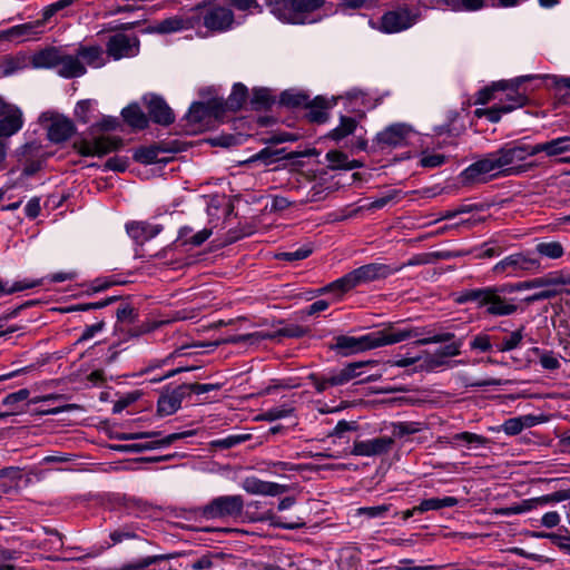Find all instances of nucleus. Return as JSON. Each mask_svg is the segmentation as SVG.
Returning <instances> with one entry per match:
<instances>
[{
  "mask_svg": "<svg viewBox=\"0 0 570 570\" xmlns=\"http://www.w3.org/2000/svg\"><path fill=\"white\" fill-rule=\"evenodd\" d=\"M183 386H185V392L186 394L188 393H196V394H202V393H207V392H210V391H217V390H220L222 387V384L220 383H215V384H200V383H184Z\"/></svg>",
  "mask_w": 570,
  "mask_h": 570,
  "instance_id": "56",
  "label": "nucleus"
},
{
  "mask_svg": "<svg viewBox=\"0 0 570 570\" xmlns=\"http://www.w3.org/2000/svg\"><path fill=\"white\" fill-rule=\"evenodd\" d=\"M462 181L465 185L484 184L498 177H502L493 153L487 154L483 158L474 161L462 174Z\"/></svg>",
  "mask_w": 570,
  "mask_h": 570,
  "instance_id": "7",
  "label": "nucleus"
},
{
  "mask_svg": "<svg viewBox=\"0 0 570 570\" xmlns=\"http://www.w3.org/2000/svg\"><path fill=\"white\" fill-rule=\"evenodd\" d=\"M244 499L242 495H222L213 499L202 508V517L210 519L238 518L244 511Z\"/></svg>",
  "mask_w": 570,
  "mask_h": 570,
  "instance_id": "6",
  "label": "nucleus"
},
{
  "mask_svg": "<svg viewBox=\"0 0 570 570\" xmlns=\"http://www.w3.org/2000/svg\"><path fill=\"white\" fill-rule=\"evenodd\" d=\"M40 153V146L36 144H26L21 147L20 161H24L23 175L32 176L41 169L42 160L36 158Z\"/></svg>",
  "mask_w": 570,
  "mask_h": 570,
  "instance_id": "26",
  "label": "nucleus"
},
{
  "mask_svg": "<svg viewBox=\"0 0 570 570\" xmlns=\"http://www.w3.org/2000/svg\"><path fill=\"white\" fill-rule=\"evenodd\" d=\"M454 338H455L454 333L445 332V333H441V334H435L433 336L420 338V340H417L415 342V344L416 345H426V344H431V343L450 342L448 345L441 347L440 350H438L435 352L436 356H440L441 358H444V357H451V356L460 355V353H461L460 348H461V345H462V340L453 341Z\"/></svg>",
  "mask_w": 570,
  "mask_h": 570,
  "instance_id": "17",
  "label": "nucleus"
},
{
  "mask_svg": "<svg viewBox=\"0 0 570 570\" xmlns=\"http://www.w3.org/2000/svg\"><path fill=\"white\" fill-rule=\"evenodd\" d=\"M394 439L380 436L366 441H355L351 454L360 456H375L386 454L391 451Z\"/></svg>",
  "mask_w": 570,
  "mask_h": 570,
  "instance_id": "15",
  "label": "nucleus"
},
{
  "mask_svg": "<svg viewBox=\"0 0 570 570\" xmlns=\"http://www.w3.org/2000/svg\"><path fill=\"white\" fill-rule=\"evenodd\" d=\"M419 431L417 428H415L414 423H405L401 422L393 425L392 436L391 438H403L405 435L414 434Z\"/></svg>",
  "mask_w": 570,
  "mask_h": 570,
  "instance_id": "59",
  "label": "nucleus"
},
{
  "mask_svg": "<svg viewBox=\"0 0 570 570\" xmlns=\"http://www.w3.org/2000/svg\"><path fill=\"white\" fill-rule=\"evenodd\" d=\"M249 438H250L249 434L229 435L225 439L216 440L212 444L214 446H218L220 449H230V448L248 440Z\"/></svg>",
  "mask_w": 570,
  "mask_h": 570,
  "instance_id": "53",
  "label": "nucleus"
},
{
  "mask_svg": "<svg viewBox=\"0 0 570 570\" xmlns=\"http://www.w3.org/2000/svg\"><path fill=\"white\" fill-rule=\"evenodd\" d=\"M528 77H520L511 81H499L494 82L491 87H485L478 92L475 104L485 105L493 99L494 91L498 90H511L513 92L518 89L519 85L527 80Z\"/></svg>",
  "mask_w": 570,
  "mask_h": 570,
  "instance_id": "29",
  "label": "nucleus"
},
{
  "mask_svg": "<svg viewBox=\"0 0 570 570\" xmlns=\"http://www.w3.org/2000/svg\"><path fill=\"white\" fill-rule=\"evenodd\" d=\"M540 267V263L538 259L530 257L523 253H515L507 256L499 263H497L492 272L495 275L507 274L512 275L518 272H528L538 269Z\"/></svg>",
  "mask_w": 570,
  "mask_h": 570,
  "instance_id": "12",
  "label": "nucleus"
},
{
  "mask_svg": "<svg viewBox=\"0 0 570 570\" xmlns=\"http://www.w3.org/2000/svg\"><path fill=\"white\" fill-rule=\"evenodd\" d=\"M518 292L532 288L557 287L570 284V279L561 274H548L529 281L514 283Z\"/></svg>",
  "mask_w": 570,
  "mask_h": 570,
  "instance_id": "21",
  "label": "nucleus"
},
{
  "mask_svg": "<svg viewBox=\"0 0 570 570\" xmlns=\"http://www.w3.org/2000/svg\"><path fill=\"white\" fill-rule=\"evenodd\" d=\"M523 338L522 328L517 330L510 334L509 337L503 338L502 343L498 345V351L508 352L517 348Z\"/></svg>",
  "mask_w": 570,
  "mask_h": 570,
  "instance_id": "47",
  "label": "nucleus"
},
{
  "mask_svg": "<svg viewBox=\"0 0 570 570\" xmlns=\"http://www.w3.org/2000/svg\"><path fill=\"white\" fill-rule=\"evenodd\" d=\"M109 537L114 543H120L124 540L138 538L137 533L128 525L112 531Z\"/></svg>",
  "mask_w": 570,
  "mask_h": 570,
  "instance_id": "58",
  "label": "nucleus"
},
{
  "mask_svg": "<svg viewBox=\"0 0 570 570\" xmlns=\"http://www.w3.org/2000/svg\"><path fill=\"white\" fill-rule=\"evenodd\" d=\"M399 271H401V267H392L382 263H371L347 273L336 281V285L341 286V293H345L361 284L386 278Z\"/></svg>",
  "mask_w": 570,
  "mask_h": 570,
  "instance_id": "5",
  "label": "nucleus"
},
{
  "mask_svg": "<svg viewBox=\"0 0 570 570\" xmlns=\"http://www.w3.org/2000/svg\"><path fill=\"white\" fill-rule=\"evenodd\" d=\"M390 504L363 507L357 510V513L360 515H366L367 518H383L390 511Z\"/></svg>",
  "mask_w": 570,
  "mask_h": 570,
  "instance_id": "54",
  "label": "nucleus"
},
{
  "mask_svg": "<svg viewBox=\"0 0 570 570\" xmlns=\"http://www.w3.org/2000/svg\"><path fill=\"white\" fill-rule=\"evenodd\" d=\"M59 76L63 78H78L86 73V67L78 56L61 53V61L57 67Z\"/></svg>",
  "mask_w": 570,
  "mask_h": 570,
  "instance_id": "30",
  "label": "nucleus"
},
{
  "mask_svg": "<svg viewBox=\"0 0 570 570\" xmlns=\"http://www.w3.org/2000/svg\"><path fill=\"white\" fill-rule=\"evenodd\" d=\"M452 443L458 442H464L466 444H478V445H485L488 444L489 440L485 436L471 433V432H461L456 433L452 436Z\"/></svg>",
  "mask_w": 570,
  "mask_h": 570,
  "instance_id": "45",
  "label": "nucleus"
},
{
  "mask_svg": "<svg viewBox=\"0 0 570 570\" xmlns=\"http://www.w3.org/2000/svg\"><path fill=\"white\" fill-rule=\"evenodd\" d=\"M335 105V101L317 96L313 100H307L305 108L307 112L306 119L313 124H324L328 120V110Z\"/></svg>",
  "mask_w": 570,
  "mask_h": 570,
  "instance_id": "19",
  "label": "nucleus"
},
{
  "mask_svg": "<svg viewBox=\"0 0 570 570\" xmlns=\"http://www.w3.org/2000/svg\"><path fill=\"white\" fill-rule=\"evenodd\" d=\"M124 146L120 137L100 136L94 140H82L75 144V148L82 156L102 157L111 151L118 150Z\"/></svg>",
  "mask_w": 570,
  "mask_h": 570,
  "instance_id": "11",
  "label": "nucleus"
},
{
  "mask_svg": "<svg viewBox=\"0 0 570 570\" xmlns=\"http://www.w3.org/2000/svg\"><path fill=\"white\" fill-rule=\"evenodd\" d=\"M78 58H82L91 67H101L104 65L102 49L98 46L80 47L77 52Z\"/></svg>",
  "mask_w": 570,
  "mask_h": 570,
  "instance_id": "39",
  "label": "nucleus"
},
{
  "mask_svg": "<svg viewBox=\"0 0 570 570\" xmlns=\"http://www.w3.org/2000/svg\"><path fill=\"white\" fill-rule=\"evenodd\" d=\"M500 168L502 177L519 175L524 173L529 166L520 165L530 156L535 155L534 145L525 144L522 140L504 144L501 148L492 151Z\"/></svg>",
  "mask_w": 570,
  "mask_h": 570,
  "instance_id": "4",
  "label": "nucleus"
},
{
  "mask_svg": "<svg viewBox=\"0 0 570 570\" xmlns=\"http://www.w3.org/2000/svg\"><path fill=\"white\" fill-rule=\"evenodd\" d=\"M528 104V96L514 90L513 92L507 94L505 99L501 100L500 104L485 109H476L474 114L479 118L485 117L491 122H498L503 114L511 112Z\"/></svg>",
  "mask_w": 570,
  "mask_h": 570,
  "instance_id": "8",
  "label": "nucleus"
},
{
  "mask_svg": "<svg viewBox=\"0 0 570 570\" xmlns=\"http://www.w3.org/2000/svg\"><path fill=\"white\" fill-rule=\"evenodd\" d=\"M274 102L272 95L266 88H257L253 90L252 98L249 100L250 108L253 110L267 109Z\"/></svg>",
  "mask_w": 570,
  "mask_h": 570,
  "instance_id": "41",
  "label": "nucleus"
},
{
  "mask_svg": "<svg viewBox=\"0 0 570 570\" xmlns=\"http://www.w3.org/2000/svg\"><path fill=\"white\" fill-rule=\"evenodd\" d=\"M313 253V248L309 245H305L296 250L283 252L276 254L277 259L295 262L307 258Z\"/></svg>",
  "mask_w": 570,
  "mask_h": 570,
  "instance_id": "44",
  "label": "nucleus"
},
{
  "mask_svg": "<svg viewBox=\"0 0 570 570\" xmlns=\"http://www.w3.org/2000/svg\"><path fill=\"white\" fill-rule=\"evenodd\" d=\"M326 159L330 163V168L335 169H345L347 164V156L340 150H331L326 154Z\"/></svg>",
  "mask_w": 570,
  "mask_h": 570,
  "instance_id": "51",
  "label": "nucleus"
},
{
  "mask_svg": "<svg viewBox=\"0 0 570 570\" xmlns=\"http://www.w3.org/2000/svg\"><path fill=\"white\" fill-rule=\"evenodd\" d=\"M248 98V90L243 83H236L233 91L225 101V108L230 111H238L246 104Z\"/></svg>",
  "mask_w": 570,
  "mask_h": 570,
  "instance_id": "36",
  "label": "nucleus"
},
{
  "mask_svg": "<svg viewBox=\"0 0 570 570\" xmlns=\"http://www.w3.org/2000/svg\"><path fill=\"white\" fill-rule=\"evenodd\" d=\"M537 252L546 257L556 259L563 255V248L560 243H540L537 245Z\"/></svg>",
  "mask_w": 570,
  "mask_h": 570,
  "instance_id": "43",
  "label": "nucleus"
},
{
  "mask_svg": "<svg viewBox=\"0 0 570 570\" xmlns=\"http://www.w3.org/2000/svg\"><path fill=\"white\" fill-rule=\"evenodd\" d=\"M307 333V327H303L296 324H291L277 330V334H279V337H302Z\"/></svg>",
  "mask_w": 570,
  "mask_h": 570,
  "instance_id": "57",
  "label": "nucleus"
},
{
  "mask_svg": "<svg viewBox=\"0 0 570 570\" xmlns=\"http://www.w3.org/2000/svg\"><path fill=\"white\" fill-rule=\"evenodd\" d=\"M293 411H294V409L289 407V406H285V405L276 406V407H272V409L263 412L261 414V419L264 421L272 422V421L279 420V419L291 415Z\"/></svg>",
  "mask_w": 570,
  "mask_h": 570,
  "instance_id": "46",
  "label": "nucleus"
},
{
  "mask_svg": "<svg viewBox=\"0 0 570 570\" xmlns=\"http://www.w3.org/2000/svg\"><path fill=\"white\" fill-rule=\"evenodd\" d=\"M174 150L175 149L169 148L166 142H157L148 147L136 149L132 157L136 161L148 165L160 161L158 158L160 153H170Z\"/></svg>",
  "mask_w": 570,
  "mask_h": 570,
  "instance_id": "28",
  "label": "nucleus"
},
{
  "mask_svg": "<svg viewBox=\"0 0 570 570\" xmlns=\"http://www.w3.org/2000/svg\"><path fill=\"white\" fill-rule=\"evenodd\" d=\"M229 4L239 11L256 10L263 11V7L256 0H228Z\"/></svg>",
  "mask_w": 570,
  "mask_h": 570,
  "instance_id": "61",
  "label": "nucleus"
},
{
  "mask_svg": "<svg viewBox=\"0 0 570 570\" xmlns=\"http://www.w3.org/2000/svg\"><path fill=\"white\" fill-rule=\"evenodd\" d=\"M458 499L453 497H445L442 499L430 498L423 500L419 505L415 507L419 513H424L431 510H441L443 508H451L456 505Z\"/></svg>",
  "mask_w": 570,
  "mask_h": 570,
  "instance_id": "38",
  "label": "nucleus"
},
{
  "mask_svg": "<svg viewBox=\"0 0 570 570\" xmlns=\"http://www.w3.org/2000/svg\"><path fill=\"white\" fill-rule=\"evenodd\" d=\"M255 161H262L265 165H271L276 161L274 158V148L266 147L258 151L257 154L253 155L247 163H255Z\"/></svg>",
  "mask_w": 570,
  "mask_h": 570,
  "instance_id": "62",
  "label": "nucleus"
},
{
  "mask_svg": "<svg viewBox=\"0 0 570 570\" xmlns=\"http://www.w3.org/2000/svg\"><path fill=\"white\" fill-rule=\"evenodd\" d=\"M194 434H195L194 431H185V432H180V433H173V434H169V435H167V436H165L163 439L150 441V442H146V443L132 444L129 448L134 452H142V451L153 450V449H157V448L168 446V445L173 444L177 440H180V439H184V438H188V436H191Z\"/></svg>",
  "mask_w": 570,
  "mask_h": 570,
  "instance_id": "32",
  "label": "nucleus"
},
{
  "mask_svg": "<svg viewBox=\"0 0 570 570\" xmlns=\"http://www.w3.org/2000/svg\"><path fill=\"white\" fill-rule=\"evenodd\" d=\"M163 324H164V322H146V323H142L141 325H139V326H136V327L129 330L128 334L131 337H138V336H140L142 334H147V333H150V332L155 331L156 328H158Z\"/></svg>",
  "mask_w": 570,
  "mask_h": 570,
  "instance_id": "63",
  "label": "nucleus"
},
{
  "mask_svg": "<svg viewBox=\"0 0 570 570\" xmlns=\"http://www.w3.org/2000/svg\"><path fill=\"white\" fill-rule=\"evenodd\" d=\"M61 53L62 51L56 47H47L33 53L31 57V66L37 69L57 68L61 61Z\"/></svg>",
  "mask_w": 570,
  "mask_h": 570,
  "instance_id": "24",
  "label": "nucleus"
},
{
  "mask_svg": "<svg viewBox=\"0 0 570 570\" xmlns=\"http://www.w3.org/2000/svg\"><path fill=\"white\" fill-rule=\"evenodd\" d=\"M195 29L205 28L209 33H224L236 24L234 11L215 1H202L191 7Z\"/></svg>",
  "mask_w": 570,
  "mask_h": 570,
  "instance_id": "3",
  "label": "nucleus"
},
{
  "mask_svg": "<svg viewBox=\"0 0 570 570\" xmlns=\"http://www.w3.org/2000/svg\"><path fill=\"white\" fill-rule=\"evenodd\" d=\"M535 155L544 151L548 156H557L570 151V137H560L547 142L534 145Z\"/></svg>",
  "mask_w": 570,
  "mask_h": 570,
  "instance_id": "35",
  "label": "nucleus"
},
{
  "mask_svg": "<svg viewBox=\"0 0 570 570\" xmlns=\"http://www.w3.org/2000/svg\"><path fill=\"white\" fill-rule=\"evenodd\" d=\"M518 289L514 283L465 289L460 293L456 302H474L478 308L484 307L485 313L491 316H510L524 311L522 299L511 296Z\"/></svg>",
  "mask_w": 570,
  "mask_h": 570,
  "instance_id": "1",
  "label": "nucleus"
},
{
  "mask_svg": "<svg viewBox=\"0 0 570 570\" xmlns=\"http://www.w3.org/2000/svg\"><path fill=\"white\" fill-rule=\"evenodd\" d=\"M569 498L570 495L567 491H557L548 495L523 500L519 503V509L521 510V513H523L535 509L539 505L548 504L551 502H561Z\"/></svg>",
  "mask_w": 570,
  "mask_h": 570,
  "instance_id": "33",
  "label": "nucleus"
},
{
  "mask_svg": "<svg viewBox=\"0 0 570 570\" xmlns=\"http://www.w3.org/2000/svg\"><path fill=\"white\" fill-rule=\"evenodd\" d=\"M308 98L304 92L285 90L279 96V104L289 108L305 107Z\"/></svg>",
  "mask_w": 570,
  "mask_h": 570,
  "instance_id": "42",
  "label": "nucleus"
},
{
  "mask_svg": "<svg viewBox=\"0 0 570 570\" xmlns=\"http://www.w3.org/2000/svg\"><path fill=\"white\" fill-rule=\"evenodd\" d=\"M75 0H59L55 3L47 6L42 11L41 22L45 24L50 18H52L60 10L71 6Z\"/></svg>",
  "mask_w": 570,
  "mask_h": 570,
  "instance_id": "48",
  "label": "nucleus"
},
{
  "mask_svg": "<svg viewBox=\"0 0 570 570\" xmlns=\"http://www.w3.org/2000/svg\"><path fill=\"white\" fill-rule=\"evenodd\" d=\"M39 285V282H16L11 286L8 283L0 281V296L3 294H13L28 288H33Z\"/></svg>",
  "mask_w": 570,
  "mask_h": 570,
  "instance_id": "49",
  "label": "nucleus"
},
{
  "mask_svg": "<svg viewBox=\"0 0 570 570\" xmlns=\"http://www.w3.org/2000/svg\"><path fill=\"white\" fill-rule=\"evenodd\" d=\"M207 112V108L203 102H194L188 111L187 118L193 122H200Z\"/></svg>",
  "mask_w": 570,
  "mask_h": 570,
  "instance_id": "60",
  "label": "nucleus"
},
{
  "mask_svg": "<svg viewBox=\"0 0 570 570\" xmlns=\"http://www.w3.org/2000/svg\"><path fill=\"white\" fill-rule=\"evenodd\" d=\"M43 23L41 20H36L32 22H27L18 26H13L7 30L0 32L1 40H13L19 38H26L30 36L38 35V29L41 28Z\"/></svg>",
  "mask_w": 570,
  "mask_h": 570,
  "instance_id": "31",
  "label": "nucleus"
},
{
  "mask_svg": "<svg viewBox=\"0 0 570 570\" xmlns=\"http://www.w3.org/2000/svg\"><path fill=\"white\" fill-rule=\"evenodd\" d=\"M415 16L409 8H397L385 12L380 20V29L386 33H395L412 27Z\"/></svg>",
  "mask_w": 570,
  "mask_h": 570,
  "instance_id": "13",
  "label": "nucleus"
},
{
  "mask_svg": "<svg viewBox=\"0 0 570 570\" xmlns=\"http://www.w3.org/2000/svg\"><path fill=\"white\" fill-rule=\"evenodd\" d=\"M126 229L136 243L144 244L157 236L163 230V226L151 225L146 222H131L126 225Z\"/></svg>",
  "mask_w": 570,
  "mask_h": 570,
  "instance_id": "22",
  "label": "nucleus"
},
{
  "mask_svg": "<svg viewBox=\"0 0 570 570\" xmlns=\"http://www.w3.org/2000/svg\"><path fill=\"white\" fill-rule=\"evenodd\" d=\"M121 116L135 129H145L148 126V118L137 104H131L124 108Z\"/></svg>",
  "mask_w": 570,
  "mask_h": 570,
  "instance_id": "34",
  "label": "nucleus"
},
{
  "mask_svg": "<svg viewBox=\"0 0 570 570\" xmlns=\"http://www.w3.org/2000/svg\"><path fill=\"white\" fill-rule=\"evenodd\" d=\"M127 167H128V158L119 157V156L109 158L105 164V168H107L109 170H114V171H119V173L125 171L127 169Z\"/></svg>",
  "mask_w": 570,
  "mask_h": 570,
  "instance_id": "64",
  "label": "nucleus"
},
{
  "mask_svg": "<svg viewBox=\"0 0 570 570\" xmlns=\"http://www.w3.org/2000/svg\"><path fill=\"white\" fill-rule=\"evenodd\" d=\"M120 284H125V282H120L114 278H96L90 283L88 293L104 292L114 285Z\"/></svg>",
  "mask_w": 570,
  "mask_h": 570,
  "instance_id": "55",
  "label": "nucleus"
},
{
  "mask_svg": "<svg viewBox=\"0 0 570 570\" xmlns=\"http://www.w3.org/2000/svg\"><path fill=\"white\" fill-rule=\"evenodd\" d=\"M195 29L191 8L180 16L169 17L158 23L159 33L166 35L181 30Z\"/></svg>",
  "mask_w": 570,
  "mask_h": 570,
  "instance_id": "20",
  "label": "nucleus"
},
{
  "mask_svg": "<svg viewBox=\"0 0 570 570\" xmlns=\"http://www.w3.org/2000/svg\"><path fill=\"white\" fill-rule=\"evenodd\" d=\"M559 295V291L556 287L541 288V291L527 296L522 299V303L532 304L538 301L550 299Z\"/></svg>",
  "mask_w": 570,
  "mask_h": 570,
  "instance_id": "50",
  "label": "nucleus"
},
{
  "mask_svg": "<svg viewBox=\"0 0 570 570\" xmlns=\"http://www.w3.org/2000/svg\"><path fill=\"white\" fill-rule=\"evenodd\" d=\"M23 126L22 110L0 96V138H9Z\"/></svg>",
  "mask_w": 570,
  "mask_h": 570,
  "instance_id": "10",
  "label": "nucleus"
},
{
  "mask_svg": "<svg viewBox=\"0 0 570 570\" xmlns=\"http://www.w3.org/2000/svg\"><path fill=\"white\" fill-rule=\"evenodd\" d=\"M278 338H279V334H277V331L273 332V333L255 332V333H249V334H244V335L230 336L228 338H225L222 342L217 341V342H210V343H198V344H195L194 346H199V347L214 346V347H216L222 343H228V344H237V343H242V342L256 343V342H259L263 340H278Z\"/></svg>",
  "mask_w": 570,
  "mask_h": 570,
  "instance_id": "27",
  "label": "nucleus"
},
{
  "mask_svg": "<svg viewBox=\"0 0 570 570\" xmlns=\"http://www.w3.org/2000/svg\"><path fill=\"white\" fill-rule=\"evenodd\" d=\"M139 50V38L135 35H126L122 32L111 36L106 45V51L114 60L136 57Z\"/></svg>",
  "mask_w": 570,
  "mask_h": 570,
  "instance_id": "9",
  "label": "nucleus"
},
{
  "mask_svg": "<svg viewBox=\"0 0 570 570\" xmlns=\"http://www.w3.org/2000/svg\"><path fill=\"white\" fill-rule=\"evenodd\" d=\"M357 128V121L353 117L342 116L340 125L330 131L328 137L335 141H340L345 137L354 134Z\"/></svg>",
  "mask_w": 570,
  "mask_h": 570,
  "instance_id": "37",
  "label": "nucleus"
},
{
  "mask_svg": "<svg viewBox=\"0 0 570 570\" xmlns=\"http://www.w3.org/2000/svg\"><path fill=\"white\" fill-rule=\"evenodd\" d=\"M73 132L75 126L70 119L66 117H56L49 126L48 137L51 141L58 144L69 139Z\"/></svg>",
  "mask_w": 570,
  "mask_h": 570,
  "instance_id": "25",
  "label": "nucleus"
},
{
  "mask_svg": "<svg viewBox=\"0 0 570 570\" xmlns=\"http://www.w3.org/2000/svg\"><path fill=\"white\" fill-rule=\"evenodd\" d=\"M412 132V127L406 124H393L377 134L376 142L382 149L401 147L407 144Z\"/></svg>",
  "mask_w": 570,
  "mask_h": 570,
  "instance_id": "14",
  "label": "nucleus"
},
{
  "mask_svg": "<svg viewBox=\"0 0 570 570\" xmlns=\"http://www.w3.org/2000/svg\"><path fill=\"white\" fill-rule=\"evenodd\" d=\"M454 11H475L484 7V0H436Z\"/></svg>",
  "mask_w": 570,
  "mask_h": 570,
  "instance_id": "40",
  "label": "nucleus"
},
{
  "mask_svg": "<svg viewBox=\"0 0 570 570\" xmlns=\"http://www.w3.org/2000/svg\"><path fill=\"white\" fill-rule=\"evenodd\" d=\"M243 489L250 494L279 495L288 490L287 485L259 480L255 476L246 478L243 481Z\"/></svg>",
  "mask_w": 570,
  "mask_h": 570,
  "instance_id": "18",
  "label": "nucleus"
},
{
  "mask_svg": "<svg viewBox=\"0 0 570 570\" xmlns=\"http://www.w3.org/2000/svg\"><path fill=\"white\" fill-rule=\"evenodd\" d=\"M424 333L422 328H396L390 325L361 337L340 335L335 337V344L331 345L330 348L338 351L343 356H347L356 352L392 345L407 338L419 337Z\"/></svg>",
  "mask_w": 570,
  "mask_h": 570,
  "instance_id": "2",
  "label": "nucleus"
},
{
  "mask_svg": "<svg viewBox=\"0 0 570 570\" xmlns=\"http://www.w3.org/2000/svg\"><path fill=\"white\" fill-rule=\"evenodd\" d=\"M116 316L119 322H127L132 324L138 318V312L131 305L125 304L117 308Z\"/></svg>",
  "mask_w": 570,
  "mask_h": 570,
  "instance_id": "52",
  "label": "nucleus"
},
{
  "mask_svg": "<svg viewBox=\"0 0 570 570\" xmlns=\"http://www.w3.org/2000/svg\"><path fill=\"white\" fill-rule=\"evenodd\" d=\"M186 395L183 384L173 390L171 393L161 395L157 403L158 414L161 416L174 414L180 407Z\"/></svg>",
  "mask_w": 570,
  "mask_h": 570,
  "instance_id": "23",
  "label": "nucleus"
},
{
  "mask_svg": "<svg viewBox=\"0 0 570 570\" xmlns=\"http://www.w3.org/2000/svg\"><path fill=\"white\" fill-rule=\"evenodd\" d=\"M144 100L147 106L148 115L154 122L168 126L175 121L171 108L163 98L150 95L149 97H144Z\"/></svg>",
  "mask_w": 570,
  "mask_h": 570,
  "instance_id": "16",
  "label": "nucleus"
}]
</instances>
